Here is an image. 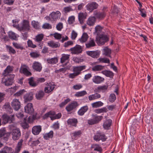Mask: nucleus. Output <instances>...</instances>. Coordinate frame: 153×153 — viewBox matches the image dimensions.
I'll return each mask as SVG.
<instances>
[{"label": "nucleus", "instance_id": "15", "mask_svg": "<svg viewBox=\"0 0 153 153\" xmlns=\"http://www.w3.org/2000/svg\"><path fill=\"white\" fill-rule=\"evenodd\" d=\"M87 13H80L78 14V18L80 23L82 25L84 21L86 18Z\"/></svg>", "mask_w": 153, "mask_h": 153}, {"label": "nucleus", "instance_id": "28", "mask_svg": "<svg viewBox=\"0 0 153 153\" xmlns=\"http://www.w3.org/2000/svg\"><path fill=\"white\" fill-rule=\"evenodd\" d=\"M3 109L9 113H11L13 111V109L11 108L10 104L9 102L6 103L3 106Z\"/></svg>", "mask_w": 153, "mask_h": 153}, {"label": "nucleus", "instance_id": "63", "mask_svg": "<svg viewBox=\"0 0 153 153\" xmlns=\"http://www.w3.org/2000/svg\"><path fill=\"white\" fill-rule=\"evenodd\" d=\"M25 92V91L24 89L20 90L19 91L16 93L14 95L17 97L19 96L22 94L24 93Z\"/></svg>", "mask_w": 153, "mask_h": 153}, {"label": "nucleus", "instance_id": "50", "mask_svg": "<svg viewBox=\"0 0 153 153\" xmlns=\"http://www.w3.org/2000/svg\"><path fill=\"white\" fill-rule=\"evenodd\" d=\"M71 101V100L69 98H67L64 101L62 102L59 105V106L60 107L62 108L64 107L66 104H67L68 102H70Z\"/></svg>", "mask_w": 153, "mask_h": 153}, {"label": "nucleus", "instance_id": "43", "mask_svg": "<svg viewBox=\"0 0 153 153\" xmlns=\"http://www.w3.org/2000/svg\"><path fill=\"white\" fill-rule=\"evenodd\" d=\"M44 93L43 91H40L38 92L36 94V97L38 100H40L43 97Z\"/></svg>", "mask_w": 153, "mask_h": 153}, {"label": "nucleus", "instance_id": "56", "mask_svg": "<svg viewBox=\"0 0 153 153\" xmlns=\"http://www.w3.org/2000/svg\"><path fill=\"white\" fill-rule=\"evenodd\" d=\"M42 27L45 29H50L52 28L51 25L48 23H45L42 26Z\"/></svg>", "mask_w": 153, "mask_h": 153}, {"label": "nucleus", "instance_id": "19", "mask_svg": "<svg viewBox=\"0 0 153 153\" xmlns=\"http://www.w3.org/2000/svg\"><path fill=\"white\" fill-rule=\"evenodd\" d=\"M96 22V18L94 16H90L87 19L86 24L89 26H93Z\"/></svg>", "mask_w": 153, "mask_h": 153}, {"label": "nucleus", "instance_id": "37", "mask_svg": "<svg viewBox=\"0 0 153 153\" xmlns=\"http://www.w3.org/2000/svg\"><path fill=\"white\" fill-rule=\"evenodd\" d=\"M48 44L50 47L52 48H56L60 45L59 44L55 42L52 41H49Z\"/></svg>", "mask_w": 153, "mask_h": 153}, {"label": "nucleus", "instance_id": "64", "mask_svg": "<svg viewBox=\"0 0 153 153\" xmlns=\"http://www.w3.org/2000/svg\"><path fill=\"white\" fill-rule=\"evenodd\" d=\"M28 45L29 47L34 48L36 47V45L33 44L32 41L30 40H29L27 41Z\"/></svg>", "mask_w": 153, "mask_h": 153}, {"label": "nucleus", "instance_id": "18", "mask_svg": "<svg viewBox=\"0 0 153 153\" xmlns=\"http://www.w3.org/2000/svg\"><path fill=\"white\" fill-rule=\"evenodd\" d=\"M55 88V85L51 83L48 84L47 86L45 87V91L46 93H48L52 91Z\"/></svg>", "mask_w": 153, "mask_h": 153}, {"label": "nucleus", "instance_id": "53", "mask_svg": "<svg viewBox=\"0 0 153 153\" xmlns=\"http://www.w3.org/2000/svg\"><path fill=\"white\" fill-rule=\"evenodd\" d=\"M73 10L72 9L71 6H69L68 7H65L63 10V11L65 13H67L71 11H72Z\"/></svg>", "mask_w": 153, "mask_h": 153}, {"label": "nucleus", "instance_id": "49", "mask_svg": "<svg viewBox=\"0 0 153 153\" xmlns=\"http://www.w3.org/2000/svg\"><path fill=\"white\" fill-rule=\"evenodd\" d=\"M95 33H96L97 35L101 32L102 30V27L100 25H97L95 27Z\"/></svg>", "mask_w": 153, "mask_h": 153}, {"label": "nucleus", "instance_id": "60", "mask_svg": "<svg viewBox=\"0 0 153 153\" xmlns=\"http://www.w3.org/2000/svg\"><path fill=\"white\" fill-rule=\"evenodd\" d=\"M29 83L30 86H35L36 85V84L35 83L33 80V77H31L29 79Z\"/></svg>", "mask_w": 153, "mask_h": 153}, {"label": "nucleus", "instance_id": "38", "mask_svg": "<svg viewBox=\"0 0 153 153\" xmlns=\"http://www.w3.org/2000/svg\"><path fill=\"white\" fill-rule=\"evenodd\" d=\"M101 73L108 77H112L114 75L113 73L109 71L105 70L102 71Z\"/></svg>", "mask_w": 153, "mask_h": 153}, {"label": "nucleus", "instance_id": "61", "mask_svg": "<svg viewBox=\"0 0 153 153\" xmlns=\"http://www.w3.org/2000/svg\"><path fill=\"white\" fill-rule=\"evenodd\" d=\"M98 60L100 62L105 63H109L110 62L109 60L106 58H99Z\"/></svg>", "mask_w": 153, "mask_h": 153}, {"label": "nucleus", "instance_id": "32", "mask_svg": "<svg viewBox=\"0 0 153 153\" xmlns=\"http://www.w3.org/2000/svg\"><path fill=\"white\" fill-rule=\"evenodd\" d=\"M12 151V149L10 147L5 146L0 151V153H9Z\"/></svg>", "mask_w": 153, "mask_h": 153}, {"label": "nucleus", "instance_id": "20", "mask_svg": "<svg viewBox=\"0 0 153 153\" xmlns=\"http://www.w3.org/2000/svg\"><path fill=\"white\" fill-rule=\"evenodd\" d=\"M104 78L98 76H94L92 79L93 82L97 84H99L104 80Z\"/></svg>", "mask_w": 153, "mask_h": 153}, {"label": "nucleus", "instance_id": "31", "mask_svg": "<svg viewBox=\"0 0 153 153\" xmlns=\"http://www.w3.org/2000/svg\"><path fill=\"white\" fill-rule=\"evenodd\" d=\"M88 109L87 106H85L81 108L78 112V114L80 116L83 115Z\"/></svg>", "mask_w": 153, "mask_h": 153}, {"label": "nucleus", "instance_id": "4", "mask_svg": "<svg viewBox=\"0 0 153 153\" xmlns=\"http://www.w3.org/2000/svg\"><path fill=\"white\" fill-rule=\"evenodd\" d=\"M94 140L96 141H99L101 140L102 141H105L107 139V137L104 133L100 131H97L94 135Z\"/></svg>", "mask_w": 153, "mask_h": 153}, {"label": "nucleus", "instance_id": "17", "mask_svg": "<svg viewBox=\"0 0 153 153\" xmlns=\"http://www.w3.org/2000/svg\"><path fill=\"white\" fill-rule=\"evenodd\" d=\"M42 130V127L40 126H33L32 129V132L35 135L39 134Z\"/></svg>", "mask_w": 153, "mask_h": 153}, {"label": "nucleus", "instance_id": "55", "mask_svg": "<svg viewBox=\"0 0 153 153\" xmlns=\"http://www.w3.org/2000/svg\"><path fill=\"white\" fill-rule=\"evenodd\" d=\"M13 46L17 49H20L21 50H22L23 49V47L20 44L13 42Z\"/></svg>", "mask_w": 153, "mask_h": 153}, {"label": "nucleus", "instance_id": "35", "mask_svg": "<svg viewBox=\"0 0 153 153\" xmlns=\"http://www.w3.org/2000/svg\"><path fill=\"white\" fill-rule=\"evenodd\" d=\"M55 112L53 111H50L46 114L45 115V117H50L51 118V120H53L54 119H53L54 118V115L55 114Z\"/></svg>", "mask_w": 153, "mask_h": 153}, {"label": "nucleus", "instance_id": "13", "mask_svg": "<svg viewBox=\"0 0 153 153\" xmlns=\"http://www.w3.org/2000/svg\"><path fill=\"white\" fill-rule=\"evenodd\" d=\"M78 105L77 102L73 101L67 105L65 109L68 112H70L75 108Z\"/></svg>", "mask_w": 153, "mask_h": 153}, {"label": "nucleus", "instance_id": "27", "mask_svg": "<svg viewBox=\"0 0 153 153\" xmlns=\"http://www.w3.org/2000/svg\"><path fill=\"white\" fill-rule=\"evenodd\" d=\"M86 47L89 48L93 47L96 45L94 40L91 38H90L88 42L85 44Z\"/></svg>", "mask_w": 153, "mask_h": 153}, {"label": "nucleus", "instance_id": "21", "mask_svg": "<svg viewBox=\"0 0 153 153\" xmlns=\"http://www.w3.org/2000/svg\"><path fill=\"white\" fill-rule=\"evenodd\" d=\"M70 55L69 54H63L62 55V56L60 59V62L62 63L64 62L67 63L69 62V57Z\"/></svg>", "mask_w": 153, "mask_h": 153}, {"label": "nucleus", "instance_id": "25", "mask_svg": "<svg viewBox=\"0 0 153 153\" xmlns=\"http://www.w3.org/2000/svg\"><path fill=\"white\" fill-rule=\"evenodd\" d=\"M33 98V94L32 93L26 94L24 97L25 102H26L30 101Z\"/></svg>", "mask_w": 153, "mask_h": 153}, {"label": "nucleus", "instance_id": "14", "mask_svg": "<svg viewBox=\"0 0 153 153\" xmlns=\"http://www.w3.org/2000/svg\"><path fill=\"white\" fill-rule=\"evenodd\" d=\"M25 110L26 113L30 114H32L34 111L32 104L31 103H28L25 107Z\"/></svg>", "mask_w": 153, "mask_h": 153}, {"label": "nucleus", "instance_id": "59", "mask_svg": "<svg viewBox=\"0 0 153 153\" xmlns=\"http://www.w3.org/2000/svg\"><path fill=\"white\" fill-rule=\"evenodd\" d=\"M75 17L73 16L69 17L68 20V23L70 25L73 24L75 21Z\"/></svg>", "mask_w": 153, "mask_h": 153}, {"label": "nucleus", "instance_id": "22", "mask_svg": "<svg viewBox=\"0 0 153 153\" xmlns=\"http://www.w3.org/2000/svg\"><path fill=\"white\" fill-rule=\"evenodd\" d=\"M112 123V120L108 119L105 121L103 124V127L105 129H109Z\"/></svg>", "mask_w": 153, "mask_h": 153}, {"label": "nucleus", "instance_id": "6", "mask_svg": "<svg viewBox=\"0 0 153 153\" xmlns=\"http://www.w3.org/2000/svg\"><path fill=\"white\" fill-rule=\"evenodd\" d=\"M108 40V38L105 35H100L96 37L97 43L99 45H103Z\"/></svg>", "mask_w": 153, "mask_h": 153}, {"label": "nucleus", "instance_id": "46", "mask_svg": "<svg viewBox=\"0 0 153 153\" xmlns=\"http://www.w3.org/2000/svg\"><path fill=\"white\" fill-rule=\"evenodd\" d=\"M48 63L51 64H54L57 62V59L56 58H48L47 60Z\"/></svg>", "mask_w": 153, "mask_h": 153}, {"label": "nucleus", "instance_id": "7", "mask_svg": "<svg viewBox=\"0 0 153 153\" xmlns=\"http://www.w3.org/2000/svg\"><path fill=\"white\" fill-rule=\"evenodd\" d=\"M11 134L12 135V138L14 140H18L21 135L20 131L19 128H16L13 130Z\"/></svg>", "mask_w": 153, "mask_h": 153}, {"label": "nucleus", "instance_id": "8", "mask_svg": "<svg viewBox=\"0 0 153 153\" xmlns=\"http://www.w3.org/2000/svg\"><path fill=\"white\" fill-rule=\"evenodd\" d=\"M70 51L72 54H78L82 52V48L80 45H77L74 47L71 48Z\"/></svg>", "mask_w": 153, "mask_h": 153}, {"label": "nucleus", "instance_id": "26", "mask_svg": "<svg viewBox=\"0 0 153 153\" xmlns=\"http://www.w3.org/2000/svg\"><path fill=\"white\" fill-rule=\"evenodd\" d=\"M7 134L5 128H2L0 130V138H3L4 140L7 139Z\"/></svg>", "mask_w": 153, "mask_h": 153}, {"label": "nucleus", "instance_id": "42", "mask_svg": "<svg viewBox=\"0 0 153 153\" xmlns=\"http://www.w3.org/2000/svg\"><path fill=\"white\" fill-rule=\"evenodd\" d=\"M94 15L98 18L102 19L105 16V14L104 12H95Z\"/></svg>", "mask_w": 153, "mask_h": 153}, {"label": "nucleus", "instance_id": "3", "mask_svg": "<svg viewBox=\"0 0 153 153\" xmlns=\"http://www.w3.org/2000/svg\"><path fill=\"white\" fill-rule=\"evenodd\" d=\"M2 124H5L8 123H11L15 120L14 115H9L7 114H4L1 117Z\"/></svg>", "mask_w": 153, "mask_h": 153}, {"label": "nucleus", "instance_id": "40", "mask_svg": "<svg viewBox=\"0 0 153 153\" xmlns=\"http://www.w3.org/2000/svg\"><path fill=\"white\" fill-rule=\"evenodd\" d=\"M8 36L10 39L15 40H16L18 37V35L12 31H10L8 33Z\"/></svg>", "mask_w": 153, "mask_h": 153}, {"label": "nucleus", "instance_id": "24", "mask_svg": "<svg viewBox=\"0 0 153 153\" xmlns=\"http://www.w3.org/2000/svg\"><path fill=\"white\" fill-rule=\"evenodd\" d=\"M13 67L10 66H7L6 69L4 70L3 73V75L4 76H7L8 75H11L9 74L13 71Z\"/></svg>", "mask_w": 153, "mask_h": 153}, {"label": "nucleus", "instance_id": "1", "mask_svg": "<svg viewBox=\"0 0 153 153\" xmlns=\"http://www.w3.org/2000/svg\"><path fill=\"white\" fill-rule=\"evenodd\" d=\"M13 26L21 32H25L24 33H22V35L25 39H27L28 36L27 33L30 30V28L29 22L28 20H23L21 26H19V25H16L15 24L13 25Z\"/></svg>", "mask_w": 153, "mask_h": 153}, {"label": "nucleus", "instance_id": "9", "mask_svg": "<svg viewBox=\"0 0 153 153\" xmlns=\"http://www.w3.org/2000/svg\"><path fill=\"white\" fill-rule=\"evenodd\" d=\"M98 6V4L94 2L88 3L86 6L87 10L90 12H91L94 9H96Z\"/></svg>", "mask_w": 153, "mask_h": 153}, {"label": "nucleus", "instance_id": "54", "mask_svg": "<svg viewBox=\"0 0 153 153\" xmlns=\"http://www.w3.org/2000/svg\"><path fill=\"white\" fill-rule=\"evenodd\" d=\"M116 99V97L114 94H111L109 98V100L111 102H114Z\"/></svg>", "mask_w": 153, "mask_h": 153}, {"label": "nucleus", "instance_id": "5", "mask_svg": "<svg viewBox=\"0 0 153 153\" xmlns=\"http://www.w3.org/2000/svg\"><path fill=\"white\" fill-rule=\"evenodd\" d=\"M14 75H8L4 76L2 80V82L6 86L11 85L13 83V81L14 77Z\"/></svg>", "mask_w": 153, "mask_h": 153}, {"label": "nucleus", "instance_id": "33", "mask_svg": "<svg viewBox=\"0 0 153 153\" xmlns=\"http://www.w3.org/2000/svg\"><path fill=\"white\" fill-rule=\"evenodd\" d=\"M23 140L21 139L18 143V144L16 148L15 153H19L22 147Z\"/></svg>", "mask_w": 153, "mask_h": 153}, {"label": "nucleus", "instance_id": "39", "mask_svg": "<svg viewBox=\"0 0 153 153\" xmlns=\"http://www.w3.org/2000/svg\"><path fill=\"white\" fill-rule=\"evenodd\" d=\"M31 25L36 30H38L40 27L39 23L37 21H32L31 22Z\"/></svg>", "mask_w": 153, "mask_h": 153}, {"label": "nucleus", "instance_id": "10", "mask_svg": "<svg viewBox=\"0 0 153 153\" xmlns=\"http://www.w3.org/2000/svg\"><path fill=\"white\" fill-rule=\"evenodd\" d=\"M11 105L13 108L16 111L19 110L21 107L20 102L18 100L16 99L13 100Z\"/></svg>", "mask_w": 153, "mask_h": 153}, {"label": "nucleus", "instance_id": "2", "mask_svg": "<svg viewBox=\"0 0 153 153\" xmlns=\"http://www.w3.org/2000/svg\"><path fill=\"white\" fill-rule=\"evenodd\" d=\"M61 13L59 11L56 12H52L50 15L49 16H47L45 17L46 20L50 21L52 23L56 22L57 20L60 19Z\"/></svg>", "mask_w": 153, "mask_h": 153}, {"label": "nucleus", "instance_id": "34", "mask_svg": "<svg viewBox=\"0 0 153 153\" xmlns=\"http://www.w3.org/2000/svg\"><path fill=\"white\" fill-rule=\"evenodd\" d=\"M88 38V36L87 33H84L81 38L79 39V40L81 43L85 42L87 41Z\"/></svg>", "mask_w": 153, "mask_h": 153}, {"label": "nucleus", "instance_id": "45", "mask_svg": "<svg viewBox=\"0 0 153 153\" xmlns=\"http://www.w3.org/2000/svg\"><path fill=\"white\" fill-rule=\"evenodd\" d=\"M104 52V54L105 56H108L110 57H111L110 54L111 53V50L110 49L108 48V47H105L103 49Z\"/></svg>", "mask_w": 153, "mask_h": 153}, {"label": "nucleus", "instance_id": "57", "mask_svg": "<svg viewBox=\"0 0 153 153\" xmlns=\"http://www.w3.org/2000/svg\"><path fill=\"white\" fill-rule=\"evenodd\" d=\"M82 133L81 131L80 130L74 132L72 134V136L76 137H79Z\"/></svg>", "mask_w": 153, "mask_h": 153}, {"label": "nucleus", "instance_id": "29", "mask_svg": "<svg viewBox=\"0 0 153 153\" xmlns=\"http://www.w3.org/2000/svg\"><path fill=\"white\" fill-rule=\"evenodd\" d=\"M67 122L69 125L76 126L77 123V120L75 118L70 119L68 120Z\"/></svg>", "mask_w": 153, "mask_h": 153}, {"label": "nucleus", "instance_id": "36", "mask_svg": "<svg viewBox=\"0 0 153 153\" xmlns=\"http://www.w3.org/2000/svg\"><path fill=\"white\" fill-rule=\"evenodd\" d=\"M44 37L43 34L41 33L37 35L34 38L35 41L38 42H41L43 39Z\"/></svg>", "mask_w": 153, "mask_h": 153}, {"label": "nucleus", "instance_id": "16", "mask_svg": "<svg viewBox=\"0 0 153 153\" xmlns=\"http://www.w3.org/2000/svg\"><path fill=\"white\" fill-rule=\"evenodd\" d=\"M33 69L36 71L40 72L42 67L41 63L38 62H34L32 65Z\"/></svg>", "mask_w": 153, "mask_h": 153}, {"label": "nucleus", "instance_id": "48", "mask_svg": "<svg viewBox=\"0 0 153 153\" xmlns=\"http://www.w3.org/2000/svg\"><path fill=\"white\" fill-rule=\"evenodd\" d=\"M6 47L7 50L8 51V52L10 54H14L16 53V51L12 47L7 45Z\"/></svg>", "mask_w": 153, "mask_h": 153}, {"label": "nucleus", "instance_id": "30", "mask_svg": "<svg viewBox=\"0 0 153 153\" xmlns=\"http://www.w3.org/2000/svg\"><path fill=\"white\" fill-rule=\"evenodd\" d=\"M101 97V95L98 93H95L90 95L88 97V98L90 101H91L100 98Z\"/></svg>", "mask_w": 153, "mask_h": 153}, {"label": "nucleus", "instance_id": "41", "mask_svg": "<svg viewBox=\"0 0 153 153\" xmlns=\"http://www.w3.org/2000/svg\"><path fill=\"white\" fill-rule=\"evenodd\" d=\"M53 131H51L45 134L44 135V138L46 140H48L50 138H52L53 137Z\"/></svg>", "mask_w": 153, "mask_h": 153}, {"label": "nucleus", "instance_id": "12", "mask_svg": "<svg viewBox=\"0 0 153 153\" xmlns=\"http://www.w3.org/2000/svg\"><path fill=\"white\" fill-rule=\"evenodd\" d=\"M27 68H28V67L26 65H22L20 70V72L24 74L27 76L31 75V73L28 71Z\"/></svg>", "mask_w": 153, "mask_h": 153}, {"label": "nucleus", "instance_id": "11", "mask_svg": "<svg viewBox=\"0 0 153 153\" xmlns=\"http://www.w3.org/2000/svg\"><path fill=\"white\" fill-rule=\"evenodd\" d=\"M86 53L89 56H90L94 58H98L100 54V52L98 51H88L86 52Z\"/></svg>", "mask_w": 153, "mask_h": 153}, {"label": "nucleus", "instance_id": "23", "mask_svg": "<svg viewBox=\"0 0 153 153\" xmlns=\"http://www.w3.org/2000/svg\"><path fill=\"white\" fill-rule=\"evenodd\" d=\"M85 67L86 66L85 65L74 67L73 68V71L76 73H78V75L80 73L81 71L85 69Z\"/></svg>", "mask_w": 153, "mask_h": 153}, {"label": "nucleus", "instance_id": "62", "mask_svg": "<svg viewBox=\"0 0 153 153\" xmlns=\"http://www.w3.org/2000/svg\"><path fill=\"white\" fill-rule=\"evenodd\" d=\"M30 55L31 57L33 58L38 57L39 56V54L36 52H31L30 53Z\"/></svg>", "mask_w": 153, "mask_h": 153}, {"label": "nucleus", "instance_id": "51", "mask_svg": "<svg viewBox=\"0 0 153 153\" xmlns=\"http://www.w3.org/2000/svg\"><path fill=\"white\" fill-rule=\"evenodd\" d=\"M92 148H94V150L99 152L102 151V149L99 145L97 144H94L92 145Z\"/></svg>", "mask_w": 153, "mask_h": 153}, {"label": "nucleus", "instance_id": "47", "mask_svg": "<svg viewBox=\"0 0 153 153\" xmlns=\"http://www.w3.org/2000/svg\"><path fill=\"white\" fill-rule=\"evenodd\" d=\"M104 66L101 65L95 66L92 68V70L94 71H100L103 69Z\"/></svg>", "mask_w": 153, "mask_h": 153}, {"label": "nucleus", "instance_id": "52", "mask_svg": "<svg viewBox=\"0 0 153 153\" xmlns=\"http://www.w3.org/2000/svg\"><path fill=\"white\" fill-rule=\"evenodd\" d=\"M107 108H103L100 109H97L95 110V112L97 113H100L103 112H106L107 111Z\"/></svg>", "mask_w": 153, "mask_h": 153}, {"label": "nucleus", "instance_id": "58", "mask_svg": "<svg viewBox=\"0 0 153 153\" xmlns=\"http://www.w3.org/2000/svg\"><path fill=\"white\" fill-rule=\"evenodd\" d=\"M87 94V93L85 91H83L77 92L75 95L77 97L82 96L86 94Z\"/></svg>", "mask_w": 153, "mask_h": 153}, {"label": "nucleus", "instance_id": "44", "mask_svg": "<svg viewBox=\"0 0 153 153\" xmlns=\"http://www.w3.org/2000/svg\"><path fill=\"white\" fill-rule=\"evenodd\" d=\"M103 103L101 101L97 102L92 104V106L93 108H98L102 106Z\"/></svg>", "mask_w": 153, "mask_h": 153}]
</instances>
